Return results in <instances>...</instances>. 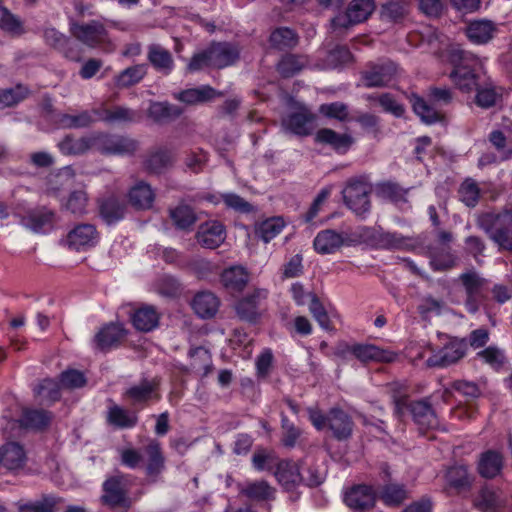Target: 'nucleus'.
<instances>
[{
    "label": "nucleus",
    "instance_id": "f257e3e1",
    "mask_svg": "<svg viewBox=\"0 0 512 512\" xmlns=\"http://www.w3.org/2000/svg\"><path fill=\"white\" fill-rule=\"evenodd\" d=\"M444 58L452 66L449 78L459 90L471 92L478 87L480 76L477 71L481 63L475 55L458 47H450Z\"/></svg>",
    "mask_w": 512,
    "mask_h": 512
},
{
    "label": "nucleus",
    "instance_id": "f03ea898",
    "mask_svg": "<svg viewBox=\"0 0 512 512\" xmlns=\"http://www.w3.org/2000/svg\"><path fill=\"white\" fill-rule=\"evenodd\" d=\"M237 46L228 42H213L206 49L194 54L187 66L190 72L204 68L223 69L233 65L239 58Z\"/></svg>",
    "mask_w": 512,
    "mask_h": 512
},
{
    "label": "nucleus",
    "instance_id": "7ed1b4c3",
    "mask_svg": "<svg viewBox=\"0 0 512 512\" xmlns=\"http://www.w3.org/2000/svg\"><path fill=\"white\" fill-rule=\"evenodd\" d=\"M478 225L503 250H512V211L484 213L478 218Z\"/></svg>",
    "mask_w": 512,
    "mask_h": 512
},
{
    "label": "nucleus",
    "instance_id": "20e7f679",
    "mask_svg": "<svg viewBox=\"0 0 512 512\" xmlns=\"http://www.w3.org/2000/svg\"><path fill=\"white\" fill-rule=\"evenodd\" d=\"M394 414L402 419L406 411L412 415V419L420 430L436 428L439 424L435 411L428 400L408 402L404 397L395 399Z\"/></svg>",
    "mask_w": 512,
    "mask_h": 512
},
{
    "label": "nucleus",
    "instance_id": "39448f33",
    "mask_svg": "<svg viewBox=\"0 0 512 512\" xmlns=\"http://www.w3.org/2000/svg\"><path fill=\"white\" fill-rule=\"evenodd\" d=\"M94 150L107 156H132L139 148L137 140L120 134H93Z\"/></svg>",
    "mask_w": 512,
    "mask_h": 512
},
{
    "label": "nucleus",
    "instance_id": "423d86ee",
    "mask_svg": "<svg viewBox=\"0 0 512 512\" xmlns=\"http://www.w3.org/2000/svg\"><path fill=\"white\" fill-rule=\"evenodd\" d=\"M458 280L461 282L465 292V309L467 312L475 314L486 299L485 287L488 281L475 270L461 273Z\"/></svg>",
    "mask_w": 512,
    "mask_h": 512
},
{
    "label": "nucleus",
    "instance_id": "0eeeda50",
    "mask_svg": "<svg viewBox=\"0 0 512 512\" xmlns=\"http://www.w3.org/2000/svg\"><path fill=\"white\" fill-rule=\"evenodd\" d=\"M370 185L360 179L350 180L342 191L344 203L357 216L366 217L371 209Z\"/></svg>",
    "mask_w": 512,
    "mask_h": 512
},
{
    "label": "nucleus",
    "instance_id": "6e6552de",
    "mask_svg": "<svg viewBox=\"0 0 512 512\" xmlns=\"http://www.w3.org/2000/svg\"><path fill=\"white\" fill-rule=\"evenodd\" d=\"M70 30L79 42L90 48L110 44L107 27L100 21L91 20L87 23H73Z\"/></svg>",
    "mask_w": 512,
    "mask_h": 512
},
{
    "label": "nucleus",
    "instance_id": "1a4fd4ad",
    "mask_svg": "<svg viewBox=\"0 0 512 512\" xmlns=\"http://www.w3.org/2000/svg\"><path fill=\"white\" fill-rule=\"evenodd\" d=\"M375 10L374 0H352L345 13L336 15L331 20L334 30L338 28H348L366 21Z\"/></svg>",
    "mask_w": 512,
    "mask_h": 512
},
{
    "label": "nucleus",
    "instance_id": "9d476101",
    "mask_svg": "<svg viewBox=\"0 0 512 512\" xmlns=\"http://www.w3.org/2000/svg\"><path fill=\"white\" fill-rule=\"evenodd\" d=\"M129 476L118 473L107 478L103 483L102 500L110 506H120L126 502L129 488Z\"/></svg>",
    "mask_w": 512,
    "mask_h": 512
},
{
    "label": "nucleus",
    "instance_id": "9b49d317",
    "mask_svg": "<svg viewBox=\"0 0 512 512\" xmlns=\"http://www.w3.org/2000/svg\"><path fill=\"white\" fill-rule=\"evenodd\" d=\"M226 236V228L222 222L208 220L199 225L195 238L202 247L216 249L224 243Z\"/></svg>",
    "mask_w": 512,
    "mask_h": 512
},
{
    "label": "nucleus",
    "instance_id": "f8f14e48",
    "mask_svg": "<svg viewBox=\"0 0 512 512\" xmlns=\"http://www.w3.org/2000/svg\"><path fill=\"white\" fill-rule=\"evenodd\" d=\"M99 241V233L93 224L82 223L69 231L66 242L69 248L76 251L94 247Z\"/></svg>",
    "mask_w": 512,
    "mask_h": 512
},
{
    "label": "nucleus",
    "instance_id": "ddd939ff",
    "mask_svg": "<svg viewBox=\"0 0 512 512\" xmlns=\"http://www.w3.org/2000/svg\"><path fill=\"white\" fill-rule=\"evenodd\" d=\"M397 66L393 62L373 65L362 73V83L367 88L389 85L396 77Z\"/></svg>",
    "mask_w": 512,
    "mask_h": 512
},
{
    "label": "nucleus",
    "instance_id": "4468645a",
    "mask_svg": "<svg viewBox=\"0 0 512 512\" xmlns=\"http://www.w3.org/2000/svg\"><path fill=\"white\" fill-rule=\"evenodd\" d=\"M466 344L463 341H451L443 348L434 351L426 360L428 367L444 368L452 365L464 357Z\"/></svg>",
    "mask_w": 512,
    "mask_h": 512
},
{
    "label": "nucleus",
    "instance_id": "2eb2a0df",
    "mask_svg": "<svg viewBox=\"0 0 512 512\" xmlns=\"http://www.w3.org/2000/svg\"><path fill=\"white\" fill-rule=\"evenodd\" d=\"M268 297V290L258 288L241 298L235 305L237 315L249 322H256L260 317L259 304Z\"/></svg>",
    "mask_w": 512,
    "mask_h": 512
},
{
    "label": "nucleus",
    "instance_id": "dca6fc26",
    "mask_svg": "<svg viewBox=\"0 0 512 512\" xmlns=\"http://www.w3.org/2000/svg\"><path fill=\"white\" fill-rule=\"evenodd\" d=\"M426 254L429 258V265L435 272H444L457 265L458 257L454 254L449 245L440 246L430 244L427 246Z\"/></svg>",
    "mask_w": 512,
    "mask_h": 512
},
{
    "label": "nucleus",
    "instance_id": "f3484780",
    "mask_svg": "<svg viewBox=\"0 0 512 512\" xmlns=\"http://www.w3.org/2000/svg\"><path fill=\"white\" fill-rule=\"evenodd\" d=\"M314 120L315 117L311 112L307 109H301L283 118L281 126L285 133H291L297 136H308L312 132V123Z\"/></svg>",
    "mask_w": 512,
    "mask_h": 512
},
{
    "label": "nucleus",
    "instance_id": "a211bd4d",
    "mask_svg": "<svg viewBox=\"0 0 512 512\" xmlns=\"http://www.w3.org/2000/svg\"><path fill=\"white\" fill-rule=\"evenodd\" d=\"M353 356L362 363H391L397 359L398 354L374 344L355 343Z\"/></svg>",
    "mask_w": 512,
    "mask_h": 512
},
{
    "label": "nucleus",
    "instance_id": "6ab92c4d",
    "mask_svg": "<svg viewBox=\"0 0 512 512\" xmlns=\"http://www.w3.org/2000/svg\"><path fill=\"white\" fill-rule=\"evenodd\" d=\"M318 144L330 146L338 154H346L354 144V138L349 133H338L330 128L319 129L314 137Z\"/></svg>",
    "mask_w": 512,
    "mask_h": 512
},
{
    "label": "nucleus",
    "instance_id": "aec40b11",
    "mask_svg": "<svg viewBox=\"0 0 512 512\" xmlns=\"http://www.w3.org/2000/svg\"><path fill=\"white\" fill-rule=\"evenodd\" d=\"M506 497L491 487H482L473 500L474 506L481 512H500L506 507Z\"/></svg>",
    "mask_w": 512,
    "mask_h": 512
},
{
    "label": "nucleus",
    "instance_id": "412c9836",
    "mask_svg": "<svg viewBox=\"0 0 512 512\" xmlns=\"http://www.w3.org/2000/svg\"><path fill=\"white\" fill-rule=\"evenodd\" d=\"M278 483L286 490L293 491L302 481L300 465L292 460H281L273 472Z\"/></svg>",
    "mask_w": 512,
    "mask_h": 512
},
{
    "label": "nucleus",
    "instance_id": "4be33fe9",
    "mask_svg": "<svg viewBox=\"0 0 512 512\" xmlns=\"http://www.w3.org/2000/svg\"><path fill=\"white\" fill-rule=\"evenodd\" d=\"M344 501L348 507L363 511L374 506L376 493L370 486L357 485L346 492Z\"/></svg>",
    "mask_w": 512,
    "mask_h": 512
},
{
    "label": "nucleus",
    "instance_id": "5701e85b",
    "mask_svg": "<svg viewBox=\"0 0 512 512\" xmlns=\"http://www.w3.org/2000/svg\"><path fill=\"white\" fill-rule=\"evenodd\" d=\"M27 461L26 452L19 443L8 442L0 447V466L16 471L22 469Z\"/></svg>",
    "mask_w": 512,
    "mask_h": 512
},
{
    "label": "nucleus",
    "instance_id": "b1692460",
    "mask_svg": "<svg viewBox=\"0 0 512 512\" xmlns=\"http://www.w3.org/2000/svg\"><path fill=\"white\" fill-rule=\"evenodd\" d=\"M144 452L147 457L145 472L154 482L165 468V457L162 453L161 445L157 440L152 439L146 445Z\"/></svg>",
    "mask_w": 512,
    "mask_h": 512
},
{
    "label": "nucleus",
    "instance_id": "393cba45",
    "mask_svg": "<svg viewBox=\"0 0 512 512\" xmlns=\"http://www.w3.org/2000/svg\"><path fill=\"white\" fill-rule=\"evenodd\" d=\"M327 427L338 440L349 438L353 430V422L350 416L343 410L332 408L327 414Z\"/></svg>",
    "mask_w": 512,
    "mask_h": 512
},
{
    "label": "nucleus",
    "instance_id": "a878e982",
    "mask_svg": "<svg viewBox=\"0 0 512 512\" xmlns=\"http://www.w3.org/2000/svg\"><path fill=\"white\" fill-rule=\"evenodd\" d=\"M474 477L470 474L468 467L462 464L450 467L445 473L446 489L460 493L469 490Z\"/></svg>",
    "mask_w": 512,
    "mask_h": 512
},
{
    "label": "nucleus",
    "instance_id": "bb28decb",
    "mask_svg": "<svg viewBox=\"0 0 512 512\" xmlns=\"http://www.w3.org/2000/svg\"><path fill=\"white\" fill-rule=\"evenodd\" d=\"M220 96H222V92L215 90L209 85L186 89L174 94L175 99L187 105L206 103Z\"/></svg>",
    "mask_w": 512,
    "mask_h": 512
},
{
    "label": "nucleus",
    "instance_id": "cd10ccee",
    "mask_svg": "<svg viewBox=\"0 0 512 512\" xmlns=\"http://www.w3.org/2000/svg\"><path fill=\"white\" fill-rule=\"evenodd\" d=\"M374 191L378 198L395 205H401L408 202L407 195L410 188H404L397 182L388 180L377 183Z\"/></svg>",
    "mask_w": 512,
    "mask_h": 512
},
{
    "label": "nucleus",
    "instance_id": "c85d7f7f",
    "mask_svg": "<svg viewBox=\"0 0 512 512\" xmlns=\"http://www.w3.org/2000/svg\"><path fill=\"white\" fill-rule=\"evenodd\" d=\"M124 336L125 329L121 324L110 323L100 329L93 341L97 349L105 351L117 346Z\"/></svg>",
    "mask_w": 512,
    "mask_h": 512
},
{
    "label": "nucleus",
    "instance_id": "c756f323",
    "mask_svg": "<svg viewBox=\"0 0 512 512\" xmlns=\"http://www.w3.org/2000/svg\"><path fill=\"white\" fill-rule=\"evenodd\" d=\"M344 244V237L341 233L332 229L320 231L313 241V247L318 254H333Z\"/></svg>",
    "mask_w": 512,
    "mask_h": 512
},
{
    "label": "nucleus",
    "instance_id": "7c9ffc66",
    "mask_svg": "<svg viewBox=\"0 0 512 512\" xmlns=\"http://www.w3.org/2000/svg\"><path fill=\"white\" fill-rule=\"evenodd\" d=\"M135 329L141 332H150L158 327L160 314L155 307L150 305H143L130 316Z\"/></svg>",
    "mask_w": 512,
    "mask_h": 512
},
{
    "label": "nucleus",
    "instance_id": "2f4dec72",
    "mask_svg": "<svg viewBox=\"0 0 512 512\" xmlns=\"http://www.w3.org/2000/svg\"><path fill=\"white\" fill-rule=\"evenodd\" d=\"M129 203L137 210L152 208L155 200V192L149 184L139 181L128 192Z\"/></svg>",
    "mask_w": 512,
    "mask_h": 512
},
{
    "label": "nucleus",
    "instance_id": "473e14b6",
    "mask_svg": "<svg viewBox=\"0 0 512 512\" xmlns=\"http://www.w3.org/2000/svg\"><path fill=\"white\" fill-rule=\"evenodd\" d=\"M147 59L156 71L164 75L170 74L174 69V60L171 52L159 44L148 46Z\"/></svg>",
    "mask_w": 512,
    "mask_h": 512
},
{
    "label": "nucleus",
    "instance_id": "72a5a7b5",
    "mask_svg": "<svg viewBox=\"0 0 512 512\" xmlns=\"http://www.w3.org/2000/svg\"><path fill=\"white\" fill-rule=\"evenodd\" d=\"M276 489L265 480L246 481L240 493L252 501H270L275 498Z\"/></svg>",
    "mask_w": 512,
    "mask_h": 512
},
{
    "label": "nucleus",
    "instance_id": "f704fd0d",
    "mask_svg": "<svg viewBox=\"0 0 512 512\" xmlns=\"http://www.w3.org/2000/svg\"><path fill=\"white\" fill-rule=\"evenodd\" d=\"M97 116V121H103L107 124H123L135 121L136 112L128 107L115 106L111 109H93Z\"/></svg>",
    "mask_w": 512,
    "mask_h": 512
},
{
    "label": "nucleus",
    "instance_id": "c9c22d12",
    "mask_svg": "<svg viewBox=\"0 0 512 512\" xmlns=\"http://www.w3.org/2000/svg\"><path fill=\"white\" fill-rule=\"evenodd\" d=\"M220 301L218 297L208 291L199 292L192 301L194 312L203 319L212 318L219 309Z\"/></svg>",
    "mask_w": 512,
    "mask_h": 512
},
{
    "label": "nucleus",
    "instance_id": "e433bc0d",
    "mask_svg": "<svg viewBox=\"0 0 512 512\" xmlns=\"http://www.w3.org/2000/svg\"><path fill=\"white\" fill-rule=\"evenodd\" d=\"M43 38L47 45L62 53L66 58L77 59L71 39L55 28H46L43 32Z\"/></svg>",
    "mask_w": 512,
    "mask_h": 512
},
{
    "label": "nucleus",
    "instance_id": "4c0bfd02",
    "mask_svg": "<svg viewBox=\"0 0 512 512\" xmlns=\"http://www.w3.org/2000/svg\"><path fill=\"white\" fill-rule=\"evenodd\" d=\"M496 32L495 24L486 19L471 21L466 28L468 39L475 44H486Z\"/></svg>",
    "mask_w": 512,
    "mask_h": 512
},
{
    "label": "nucleus",
    "instance_id": "58836bf2",
    "mask_svg": "<svg viewBox=\"0 0 512 512\" xmlns=\"http://www.w3.org/2000/svg\"><path fill=\"white\" fill-rule=\"evenodd\" d=\"M489 141L500 153L502 159L512 155V124H503L500 128L491 131Z\"/></svg>",
    "mask_w": 512,
    "mask_h": 512
},
{
    "label": "nucleus",
    "instance_id": "ea45409f",
    "mask_svg": "<svg viewBox=\"0 0 512 512\" xmlns=\"http://www.w3.org/2000/svg\"><path fill=\"white\" fill-rule=\"evenodd\" d=\"M502 468L503 458L500 453L488 450L480 455L477 470L483 478L492 479L498 476Z\"/></svg>",
    "mask_w": 512,
    "mask_h": 512
},
{
    "label": "nucleus",
    "instance_id": "a19ab883",
    "mask_svg": "<svg viewBox=\"0 0 512 512\" xmlns=\"http://www.w3.org/2000/svg\"><path fill=\"white\" fill-rule=\"evenodd\" d=\"M53 217L54 213L43 207L38 210L30 211L22 218L21 223L33 232L40 233L45 232L52 226Z\"/></svg>",
    "mask_w": 512,
    "mask_h": 512
},
{
    "label": "nucleus",
    "instance_id": "79ce46f5",
    "mask_svg": "<svg viewBox=\"0 0 512 512\" xmlns=\"http://www.w3.org/2000/svg\"><path fill=\"white\" fill-rule=\"evenodd\" d=\"M220 279L226 289L240 292L249 281V273L242 266H231L222 272Z\"/></svg>",
    "mask_w": 512,
    "mask_h": 512
},
{
    "label": "nucleus",
    "instance_id": "37998d69",
    "mask_svg": "<svg viewBox=\"0 0 512 512\" xmlns=\"http://www.w3.org/2000/svg\"><path fill=\"white\" fill-rule=\"evenodd\" d=\"M99 212L103 221L111 225L124 218L126 204L115 196H109L100 203Z\"/></svg>",
    "mask_w": 512,
    "mask_h": 512
},
{
    "label": "nucleus",
    "instance_id": "c03bdc74",
    "mask_svg": "<svg viewBox=\"0 0 512 512\" xmlns=\"http://www.w3.org/2000/svg\"><path fill=\"white\" fill-rule=\"evenodd\" d=\"M97 121V116L92 111H81L77 114L59 113L56 115V123L61 128L78 129L90 126Z\"/></svg>",
    "mask_w": 512,
    "mask_h": 512
},
{
    "label": "nucleus",
    "instance_id": "a18cd8bd",
    "mask_svg": "<svg viewBox=\"0 0 512 512\" xmlns=\"http://www.w3.org/2000/svg\"><path fill=\"white\" fill-rule=\"evenodd\" d=\"M157 383L155 381L143 380L125 391V396L130 399L133 405L143 404L152 399L160 397L156 395Z\"/></svg>",
    "mask_w": 512,
    "mask_h": 512
},
{
    "label": "nucleus",
    "instance_id": "49530a36",
    "mask_svg": "<svg viewBox=\"0 0 512 512\" xmlns=\"http://www.w3.org/2000/svg\"><path fill=\"white\" fill-rule=\"evenodd\" d=\"M285 226L286 223L282 217H271L255 225V235L264 243H268L279 235Z\"/></svg>",
    "mask_w": 512,
    "mask_h": 512
},
{
    "label": "nucleus",
    "instance_id": "de8ad7c7",
    "mask_svg": "<svg viewBox=\"0 0 512 512\" xmlns=\"http://www.w3.org/2000/svg\"><path fill=\"white\" fill-rule=\"evenodd\" d=\"M107 422L120 429L132 428L138 422V417L134 412L113 404L109 406L107 411Z\"/></svg>",
    "mask_w": 512,
    "mask_h": 512
},
{
    "label": "nucleus",
    "instance_id": "09e8293b",
    "mask_svg": "<svg viewBox=\"0 0 512 512\" xmlns=\"http://www.w3.org/2000/svg\"><path fill=\"white\" fill-rule=\"evenodd\" d=\"M148 116L155 122H167L178 118L183 110L169 102H151L148 108Z\"/></svg>",
    "mask_w": 512,
    "mask_h": 512
},
{
    "label": "nucleus",
    "instance_id": "8fccbe9b",
    "mask_svg": "<svg viewBox=\"0 0 512 512\" xmlns=\"http://www.w3.org/2000/svg\"><path fill=\"white\" fill-rule=\"evenodd\" d=\"M93 134L87 137L75 139L71 136H66L58 147L64 155H80L90 149L94 150Z\"/></svg>",
    "mask_w": 512,
    "mask_h": 512
},
{
    "label": "nucleus",
    "instance_id": "3c124183",
    "mask_svg": "<svg viewBox=\"0 0 512 512\" xmlns=\"http://www.w3.org/2000/svg\"><path fill=\"white\" fill-rule=\"evenodd\" d=\"M51 419V413L45 410L26 409L19 422L22 427L40 430L47 427Z\"/></svg>",
    "mask_w": 512,
    "mask_h": 512
},
{
    "label": "nucleus",
    "instance_id": "603ef678",
    "mask_svg": "<svg viewBox=\"0 0 512 512\" xmlns=\"http://www.w3.org/2000/svg\"><path fill=\"white\" fill-rule=\"evenodd\" d=\"M147 74L145 64H137L121 71L115 77V85L119 88H127L139 83Z\"/></svg>",
    "mask_w": 512,
    "mask_h": 512
},
{
    "label": "nucleus",
    "instance_id": "864d4df0",
    "mask_svg": "<svg viewBox=\"0 0 512 512\" xmlns=\"http://www.w3.org/2000/svg\"><path fill=\"white\" fill-rule=\"evenodd\" d=\"M252 465L258 472L262 471H273L277 469L281 460L277 454L272 450L258 449L252 456Z\"/></svg>",
    "mask_w": 512,
    "mask_h": 512
},
{
    "label": "nucleus",
    "instance_id": "5fc2aeb1",
    "mask_svg": "<svg viewBox=\"0 0 512 512\" xmlns=\"http://www.w3.org/2000/svg\"><path fill=\"white\" fill-rule=\"evenodd\" d=\"M170 217L174 225L181 230H189L197 221L194 210L188 205H178L170 210Z\"/></svg>",
    "mask_w": 512,
    "mask_h": 512
},
{
    "label": "nucleus",
    "instance_id": "6e6d98bb",
    "mask_svg": "<svg viewBox=\"0 0 512 512\" xmlns=\"http://www.w3.org/2000/svg\"><path fill=\"white\" fill-rule=\"evenodd\" d=\"M270 43L273 47L280 50L291 49L297 45L298 36L292 29L281 27L271 33Z\"/></svg>",
    "mask_w": 512,
    "mask_h": 512
},
{
    "label": "nucleus",
    "instance_id": "4d7b16f0",
    "mask_svg": "<svg viewBox=\"0 0 512 512\" xmlns=\"http://www.w3.org/2000/svg\"><path fill=\"white\" fill-rule=\"evenodd\" d=\"M307 63L304 56L288 54L279 61L277 70L283 77L288 78L301 71Z\"/></svg>",
    "mask_w": 512,
    "mask_h": 512
},
{
    "label": "nucleus",
    "instance_id": "13d9d810",
    "mask_svg": "<svg viewBox=\"0 0 512 512\" xmlns=\"http://www.w3.org/2000/svg\"><path fill=\"white\" fill-rule=\"evenodd\" d=\"M459 199L467 207H475L480 198L478 183L472 178H466L458 189Z\"/></svg>",
    "mask_w": 512,
    "mask_h": 512
},
{
    "label": "nucleus",
    "instance_id": "bf43d9fd",
    "mask_svg": "<svg viewBox=\"0 0 512 512\" xmlns=\"http://www.w3.org/2000/svg\"><path fill=\"white\" fill-rule=\"evenodd\" d=\"M412 106L414 112L427 124H433L442 119L440 112L419 96H413Z\"/></svg>",
    "mask_w": 512,
    "mask_h": 512
},
{
    "label": "nucleus",
    "instance_id": "052dcab7",
    "mask_svg": "<svg viewBox=\"0 0 512 512\" xmlns=\"http://www.w3.org/2000/svg\"><path fill=\"white\" fill-rule=\"evenodd\" d=\"M408 12V3L405 0H387L381 8V16L389 21H399Z\"/></svg>",
    "mask_w": 512,
    "mask_h": 512
},
{
    "label": "nucleus",
    "instance_id": "680f3d73",
    "mask_svg": "<svg viewBox=\"0 0 512 512\" xmlns=\"http://www.w3.org/2000/svg\"><path fill=\"white\" fill-rule=\"evenodd\" d=\"M408 493L403 485L389 484L386 485L380 495L381 500L388 506H398L406 498Z\"/></svg>",
    "mask_w": 512,
    "mask_h": 512
},
{
    "label": "nucleus",
    "instance_id": "e2e57ef3",
    "mask_svg": "<svg viewBox=\"0 0 512 512\" xmlns=\"http://www.w3.org/2000/svg\"><path fill=\"white\" fill-rule=\"evenodd\" d=\"M173 161V154L166 149H160L152 153L146 161L147 168L154 173H159Z\"/></svg>",
    "mask_w": 512,
    "mask_h": 512
},
{
    "label": "nucleus",
    "instance_id": "0e129e2a",
    "mask_svg": "<svg viewBox=\"0 0 512 512\" xmlns=\"http://www.w3.org/2000/svg\"><path fill=\"white\" fill-rule=\"evenodd\" d=\"M60 386V382L47 378L35 387L34 392L43 399L54 402L60 398Z\"/></svg>",
    "mask_w": 512,
    "mask_h": 512
},
{
    "label": "nucleus",
    "instance_id": "69168bd1",
    "mask_svg": "<svg viewBox=\"0 0 512 512\" xmlns=\"http://www.w3.org/2000/svg\"><path fill=\"white\" fill-rule=\"evenodd\" d=\"M0 29L15 35L23 33L21 20L6 7H0Z\"/></svg>",
    "mask_w": 512,
    "mask_h": 512
},
{
    "label": "nucleus",
    "instance_id": "338daca9",
    "mask_svg": "<svg viewBox=\"0 0 512 512\" xmlns=\"http://www.w3.org/2000/svg\"><path fill=\"white\" fill-rule=\"evenodd\" d=\"M28 94V89L22 85L0 91V109L13 106L22 101Z\"/></svg>",
    "mask_w": 512,
    "mask_h": 512
},
{
    "label": "nucleus",
    "instance_id": "774afa93",
    "mask_svg": "<svg viewBox=\"0 0 512 512\" xmlns=\"http://www.w3.org/2000/svg\"><path fill=\"white\" fill-rule=\"evenodd\" d=\"M309 311L322 329L327 331L332 330V325L328 313L315 294H311V303L309 305Z\"/></svg>",
    "mask_w": 512,
    "mask_h": 512
}]
</instances>
